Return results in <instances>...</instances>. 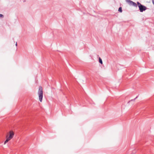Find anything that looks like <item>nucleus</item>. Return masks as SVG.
<instances>
[{
    "mask_svg": "<svg viewBox=\"0 0 154 154\" xmlns=\"http://www.w3.org/2000/svg\"><path fill=\"white\" fill-rule=\"evenodd\" d=\"M125 1L130 5H132L135 7H137V5L136 4L130 0H125Z\"/></svg>",
    "mask_w": 154,
    "mask_h": 154,
    "instance_id": "4",
    "label": "nucleus"
},
{
    "mask_svg": "<svg viewBox=\"0 0 154 154\" xmlns=\"http://www.w3.org/2000/svg\"><path fill=\"white\" fill-rule=\"evenodd\" d=\"M4 17L3 15L2 14H0V17Z\"/></svg>",
    "mask_w": 154,
    "mask_h": 154,
    "instance_id": "7",
    "label": "nucleus"
},
{
    "mask_svg": "<svg viewBox=\"0 0 154 154\" xmlns=\"http://www.w3.org/2000/svg\"><path fill=\"white\" fill-rule=\"evenodd\" d=\"M38 93L39 100L40 102H41L42 101L43 97V89L42 86H40L39 87Z\"/></svg>",
    "mask_w": 154,
    "mask_h": 154,
    "instance_id": "2",
    "label": "nucleus"
},
{
    "mask_svg": "<svg viewBox=\"0 0 154 154\" xmlns=\"http://www.w3.org/2000/svg\"><path fill=\"white\" fill-rule=\"evenodd\" d=\"M99 62L101 64H102L103 63L102 60L100 57L99 58Z\"/></svg>",
    "mask_w": 154,
    "mask_h": 154,
    "instance_id": "5",
    "label": "nucleus"
},
{
    "mask_svg": "<svg viewBox=\"0 0 154 154\" xmlns=\"http://www.w3.org/2000/svg\"><path fill=\"white\" fill-rule=\"evenodd\" d=\"M152 2L154 5V0H152Z\"/></svg>",
    "mask_w": 154,
    "mask_h": 154,
    "instance_id": "8",
    "label": "nucleus"
},
{
    "mask_svg": "<svg viewBox=\"0 0 154 154\" xmlns=\"http://www.w3.org/2000/svg\"><path fill=\"white\" fill-rule=\"evenodd\" d=\"M118 11L121 12H122V8L121 7L119 8Z\"/></svg>",
    "mask_w": 154,
    "mask_h": 154,
    "instance_id": "6",
    "label": "nucleus"
},
{
    "mask_svg": "<svg viewBox=\"0 0 154 154\" xmlns=\"http://www.w3.org/2000/svg\"><path fill=\"white\" fill-rule=\"evenodd\" d=\"M137 4L139 8L140 11L141 12H142L146 9L147 8L146 7L142 5L139 2H137Z\"/></svg>",
    "mask_w": 154,
    "mask_h": 154,
    "instance_id": "3",
    "label": "nucleus"
},
{
    "mask_svg": "<svg viewBox=\"0 0 154 154\" xmlns=\"http://www.w3.org/2000/svg\"><path fill=\"white\" fill-rule=\"evenodd\" d=\"M137 97L134 99V100L136 98H137Z\"/></svg>",
    "mask_w": 154,
    "mask_h": 154,
    "instance_id": "10",
    "label": "nucleus"
},
{
    "mask_svg": "<svg viewBox=\"0 0 154 154\" xmlns=\"http://www.w3.org/2000/svg\"><path fill=\"white\" fill-rule=\"evenodd\" d=\"M14 132L12 131H10L7 134L6 136V139L5 141L4 144H5L9 141L11 139L14 137Z\"/></svg>",
    "mask_w": 154,
    "mask_h": 154,
    "instance_id": "1",
    "label": "nucleus"
},
{
    "mask_svg": "<svg viewBox=\"0 0 154 154\" xmlns=\"http://www.w3.org/2000/svg\"><path fill=\"white\" fill-rule=\"evenodd\" d=\"M16 46H17V42H16Z\"/></svg>",
    "mask_w": 154,
    "mask_h": 154,
    "instance_id": "9",
    "label": "nucleus"
}]
</instances>
